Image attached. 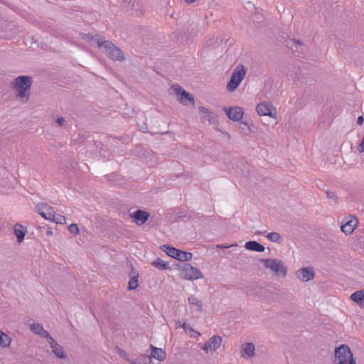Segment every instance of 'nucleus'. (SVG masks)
<instances>
[{"mask_svg":"<svg viewBox=\"0 0 364 364\" xmlns=\"http://www.w3.org/2000/svg\"><path fill=\"white\" fill-rule=\"evenodd\" d=\"M14 232L17 237V242L20 243L24 240L25 235L27 232V230L26 228H25L22 225L16 223L14 226Z\"/></svg>","mask_w":364,"mask_h":364,"instance_id":"nucleus-16","label":"nucleus"},{"mask_svg":"<svg viewBox=\"0 0 364 364\" xmlns=\"http://www.w3.org/2000/svg\"><path fill=\"white\" fill-rule=\"evenodd\" d=\"M97 47L101 52L105 53L108 58L113 60L124 61L125 60L122 51L117 47L112 42L105 41L100 37L97 39Z\"/></svg>","mask_w":364,"mask_h":364,"instance_id":"nucleus-1","label":"nucleus"},{"mask_svg":"<svg viewBox=\"0 0 364 364\" xmlns=\"http://www.w3.org/2000/svg\"><path fill=\"white\" fill-rule=\"evenodd\" d=\"M267 237L273 242L281 243L282 242V237L276 232L268 233Z\"/></svg>","mask_w":364,"mask_h":364,"instance_id":"nucleus-26","label":"nucleus"},{"mask_svg":"<svg viewBox=\"0 0 364 364\" xmlns=\"http://www.w3.org/2000/svg\"><path fill=\"white\" fill-rule=\"evenodd\" d=\"M129 267H130V271L129 272V277H139V273L136 271V269L133 267L132 264L130 263Z\"/></svg>","mask_w":364,"mask_h":364,"instance_id":"nucleus-38","label":"nucleus"},{"mask_svg":"<svg viewBox=\"0 0 364 364\" xmlns=\"http://www.w3.org/2000/svg\"><path fill=\"white\" fill-rule=\"evenodd\" d=\"M188 301L191 305H196L198 307V311L202 310L203 304L202 301L198 300L196 296H191L188 298Z\"/></svg>","mask_w":364,"mask_h":364,"instance_id":"nucleus-27","label":"nucleus"},{"mask_svg":"<svg viewBox=\"0 0 364 364\" xmlns=\"http://www.w3.org/2000/svg\"><path fill=\"white\" fill-rule=\"evenodd\" d=\"M51 221L57 224H65L66 223V218L62 215L54 213Z\"/></svg>","mask_w":364,"mask_h":364,"instance_id":"nucleus-31","label":"nucleus"},{"mask_svg":"<svg viewBox=\"0 0 364 364\" xmlns=\"http://www.w3.org/2000/svg\"><path fill=\"white\" fill-rule=\"evenodd\" d=\"M188 4H191L196 1V0H184Z\"/></svg>","mask_w":364,"mask_h":364,"instance_id":"nucleus-44","label":"nucleus"},{"mask_svg":"<svg viewBox=\"0 0 364 364\" xmlns=\"http://www.w3.org/2000/svg\"><path fill=\"white\" fill-rule=\"evenodd\" d=\"M130 217L139 225L144 224L149 218L150 215L147 211L143 210H137L130 214Z\"/></svg>","mask_w":364,"mask_h":364,"instance_id":"nucleus-11","label":"nucleus"},{"mask_svg":"<svg viewBox=\"0 0 364 364\" xmlns=\"http://www.w3.org/2000/svg\"><path fill=\"white\" fill-rule=\"evenodd\" d=\"M65 119L63 117H58L56 122L58 125L62 126L64 124Z\"/></svg>","mask_w":364,"mask_h":364,"instance_id":"nucleus-40","label":"nucleus"},{"mask_svg":"<svg viewBox=\"0 0 364 364\" xmlns=\"http://www.w3.org/2000/svg\"><path fill=\"white\" fill-rule=\"evenodd\" d=\"M357 223L356 219H351L341 225V230L346 235L350 234L356 228Z\"/></svg>","mask_w":364,"mask_h":364,"instance_id":"nucleus-18","label":"nucleus"},{"mask_svg":"<svg viewBox=\"0 0 364 364\" xmlns=\"http://www.w3.org/2000/svg\"><path fill=\"white\" fill-rule=\"evenodd\" d=\"M265 232H266V231H264V232L257 231V232H255V234H257V235H263Z\"/></svg>","mask_w":364,"mask_h":364,"instance_id":"nucleus-45","label":"nucleus"},{"mask_svg":"<svg viewBox=\"0 0 364 364\" xmlns=\"http://www.w3.org/2000/svg\"><path fill=\"white\" fill-rule=\"evenodd\" d=\"M326 196H327L328 198L331 199V200H336L337 198L336 193H334L333 191H327Z\"/></svg>","mask_w":364,"mask_h":364,"instance_id":"nucleus-39","label":"nucleus"},{"mask_svg":"<svg viewBox=\"0 0 364 364\" xmlns=\"http://www.w3.org/2000/svg\"><path fill=\"white\" fill-rule=\"evenodd\" d=\"M55 212L53 210V209H52L51 211H48V212H43V214H42V217L44 218L46 220H52V218H53V215H54Z\"/></svg>","mask_w":364,"mask_h":364,"instance_id":"nucleus-37","label":"nucleus"},{"mask_svg":"<svg viewBox=\"0 0 364 364\" xmlns=\"http://www.w3.org/2000/svg\"><path fill=\"white\" fill-rule=\"evenodd\" d=\"M245 247L251 251L262 252L264 251L265 247L264 245L257 242V241H248L245 243Z\"/></svg>","mask_w":364,"mask_h":364,"instance_id":"nucleus-17","label":"nucleus"},{"mask_svg":"<svg viewBox=\"0 0 364 364\" xmlns=\"http://www.w3.org/2000/svg\"><path fill=\"white\" fill-rule=\"evenodd\" d=\"M115 350H116L117 353H118V355L119 356H121L122 358H124L127 361H128V360H130L129 358V357H128L127 353L123 349H122L119 347L117 346L115 348Z\"/></svg>","mask_w":364,"mask_h":364,"instance_id":"nucleus-34","label":"nucleus"},{"mask_svg":"<svg viewBox=\"0 0 364 364\" xmlns=\"http://www.w3.org/2000/svg\"><path fill=\"white\" fill-rule=\"evenodd\" d=\"M315 274L312 267H302L296 272V277L301 282H309L314 279Z\"/></svg>","mask_w":364,"mask_h":364,"instance_id":"nucleus-9","label":"nucleus"},{"mask_svg":"<svg viewBox=\"0 0 364 364\" xmlns=\"http://www.w3.org/2000/svg\"><path fill=\"white\" fill-rule=\"evenodd\" d=\"M173 88L178 95H181L180 101L182 104L186 105L187 101L194 104V98L192 97V95L186 92L181 86L175 85H173Z\"/></svg>","mask_w":364,"mask_h":364,"instance_id":"nucleus-12","label":"nucleus"},{"mask_svg":"<svg viewBox=\"0 0 364 364\" xmlns=\"http://www.w3.org/2000/svg\"><path fill=\"white\" fill-rule=\"evenodd\" d=\"M240 128L243 130L245 134L250 132V127L249 123L246 121H240Z\"/></svg>","mask_w":364,"mask_h":364,"instance_id":"nucleus-33","label":"nucleus"},{"mask_svg":"<svg viewBox=\"0 0 364 364\" xmlns=\"http://www.w3.org/2000/svg\"><path fill=\"white\" fill-rule=\"evenodd\" d=\"M230 246L229 245H218V248H220V249H225V248H228L230 247Z\"/></svg>","mask_w":364,"mask_h":364,"instance_id":"nucleus-42","label":"nucleus"},{"mask_svg":"<svg viewBox=\"0 0 364 364\" xmlns=\"http://www.w3.org/2000/svg\"><path fill=\"white\" fill-rule=\"evenodd\" d=\"M183 272L184 273V279L187 280H196L203 277L200 269L193 267L189 263L183 264Z\"/></svg>","mask_w":364,"mask_h":364,"instance_id":"nucleus-7","label":"nucleus"},{"mask_svg":"<svg viewBox=\"0 0 364 364\" xmlns=\"http://www.w3.org/2000/svg\"><path fill=\"white\" fill-rule=\"evenodd\" d=\"M81 38L83 40L87 41V42L92 43L93 42H96L97 43V38H96L94 36L90 33H82Z\"/></svg>","mask_w":364,"mask_h":364,"instance_id":"nucleus-32","label":"nucleus"},{"mask_svg":"<svg viewBox=\"0 0 364 364\" xmlns=\"http://www.w3.org/2000/svg\"><path fill=\"white\" fill-rule=\"evenodd\" d=\"M199 113L203 114L204 117H206L209 121L213 118V113L209 112L205 107L200 106L198 108Z\"/></svg>","mask_w":364,"mask_h":364,"instance_id":"nucleus-29","label":"nucleus"},{"mask_svg":"<svg viewBox=\"0 0 364 364\" xmlns=\"http://www.w3.org/2000/svg\"><path fill=\"white\" fill-rule=\"evenodd\" d=\"M11 343V337L3 331H0V346L9 347Z\"/></svg>","mask_w":364,"mask_h":364,"instance_id":"nucleus-22","label":"nucleus"},{"mask_svg":"<svg viewBox=\"0 0 364 364\" xmlns=\"http://www.w3.org/2000/svg\"><path fill=\"white\" fill-rule=\"evenodd\" d=\"M291 42H292V45L291 46V48L292 49V50L294 52H298V53H304V49L303 48L301 49V51H299L297 49L298 46H304L303 43L301 41L294 39V40L291 41Z\"/></svg>","mask_w":364,"mask_h":364,"instance_id":"nucleus-28","label":"nucleus"},{"mask_svg":"<svg viewBox=\"0 0 364 364\" xmlns=\"http://www.w3.org/2000/svg\"><path fill=\"white\" fill-rule=\"evenodd\" d=\"M246 68L243 65H239L235 68L227 84V89L229 92H233L237 88L246 75Z\"/></svg>","mask_w":364,"mask_h":364,"instance_id":"nucleus-5","label":"nucleus"},{"mask_svg":"<svg viewBox=\"0 0 364 364\" xmlns=\"http://www.w3.org/2000/svg\"><path fill=\"white\" fill-rule=\"evenodd\" d=\"M335 364H356L350 348L344 344L335 349Z\"/></svg>","mask_w":364,"mask_h":364,"instance_id":"nucleus-3","label":"nucleus"},{"mask_svg":"<svg viewBox=\"0 0 364 364\" xmlns=\"http://www.w3.org/2000/svg\"><path fill=\"white\" fill-rule=\"evenodd\" d=\"M255 345L252 343H246L243 345V352L248 357H252L255 355Z\"/></svg>","mask_w":364,"mask_h":364,"instance_id":"nucleus-23","label":"nucleus"},{"mask_svg":"<svg viewBox=\"0 0 364 364\" xmlns=\"http://www.w3.org/2000/svg\"><path fill=\"white\" fill-rule=\"evenodd\" d=\"M47 341L50 345L53 353L58 358H65L66 357L63 348L58 344L52 336Z\"/></svg>","mask_w":364,"mask_h":364,"instance_id":"nucleus-13","label":"nucleus"},{"mask_svg":"<svg viewBox=\"0 0 364 364\" xmlns=\"http://www.w3.org/2000/svg\"><path fill=\"white\" fill-rule=\"evenodd\" d=\"M36 209L38 213L42 216L43 212L51 211L53 208L46 203H41L36 205Z\"/></svg>","mask_w":364,"mask_h":364,"instance_id":"nucleus-25","label":"nucleus"},{"mask_svg":"<svg viewBox=\"0 0 364 364\" xmlns=\"http://www.w3.org/2000/svg\"><path fill=\"white\" fill-rule=\"evenodd\" d=\"M68 230L73 235H77L79 232L78 227L75 223H73L68 226Z\"/></svg>","mask_w":364,"mask_h":364,"instance_id":"nucleus-35","label":"nucleus"},{"mask_svg":"<svg viewBox=\"0 0 364 364\" xmlns=\"http://www.w3.org/2000/svg\"><path fill=\"white\" fill-rule=\"evenodd\" d=\"M138 278L139 277H130V279L128 283V289L133 290V289H136L138 287V286H139Z\"/></svg>","mask_w":364,"mask_h":364,"instance_id":"nucleus-30","label":"nucleus"},{"mask_svg":"<svg viewBox=\"0 0 364 364\" xmlns=\"http://www.w3.org/2000/svg\"><path fill=\"white\" fill-rule=\"evenodd\" d=\"M129 364H151V358L146 355H140L135 360H128Z\"/></svg>","mask_w":364,"mask_h":364,"instance_id":"nucleus-20","label":"nucleus"},{"mask_svg":"<svg viewBox=\"0 0 364 364\" xmlns=\"http://www.w3.org/2000/svg\"><path fill=\"white\" fill-rule=\"evenodd\" d=\"M223 110L228 118L234 122H240L244 115L242 108L238 106L232 107H224Z\"/></svg>","mask_w":364,"mask_h":364,"instance_id":"nucleus-8","label":"nucleus"},{"mask_svg":"<svg viewBox=\"0 0 364 364\" xmlns=\"http://www.w3.org/2000/svg\"><path fill=\"white\" fill-rule=\"evenodd\" d=\"M151 264L159 269H170V267L168 265V262H164L162 259H157L156 260L154 261Z\"/></svg>","mask_w":364,"mask_h":364,"instance_id":"nucleus-24","label":"nucleus"},{"mask_svg":"<svg viewBox=\"0 0 364 364\" xmlns=\"http://www.w3.org/2000/svg\"><path fill=\"white\" fill-rule=\"evenodd\" d=\"M259 262L264 267L270 269L277 276L284 277L287 274V267L280 259H260Z\"/></svg>","mask_w":364,"mask_h":364,"instance_id":"nucleus-4","label":"nucleus"},{"mask_svg":"<svg viewBox=\"0 0 364 364\" xmlns=\"http://www.w3.org/2000/svg\"><path fill=\"white\" fill-rule=\"evenodd\" d=\"M364 118L363 116H359L357 119V124L358 125H362L363 124Z\"/></svg>","mask_w":364,"mask_h":364,"instance_id":"nucleus-41","label":"nucleus"},{"mask_svg":"<svg viewBox=\"0 0 364 364\" xmlns=\"http://www.w3.org/2000/svg\"><path fill=\"white\" fill-rule=\"evenodd\" d=\"M222 338L220 336H213L205 343L202 348L206 353L209 351L214 352L220 348Z\"/></svg>","mask_w":364,"mask_h":364,"instance_id":"nucleus-10","label":"nucleus"},{"mask_svg":"<svg viewBox=\"0 0 364 364\" xmlns=\"http://www.w3.org/2000/svg\"><path fill=\"white\" fill-rule=\"evenodd\" d=\"M350 299L358 304H362L364 302V289L353 293L350 296Z\"/></svg>","mask_w":364,"mask_h":364,"instance_id":"nucleus-21","label":"nucleus"},{"mask_svg":"<svg viewBox=\"0 0 364 364\" xmlns=\"http://www.w3.org/2000/svg\"><path fill=\"white\" fill-rule=\"evenodd\" d=\"M161 250L165 252L169 257L181 262H188L193 257L191 252L181 251L168 245H161Z\"/></svg>","mask_w":364,"mask_h":364,"instance_id":"nucleus-6","label":"nucleus"},{"mask_svg":"<svg viewBox=\"0 0 364 364\" xmlns=\"http://www.w3.org/2000/svg\"><path fill=\"white\" fill-rule=\"evenodd\" d=\"M180 326L182 327L186 333L187 332H193V333H194L196 335H200V333L198 331H196L192 327H191L187 323H184L181 326Z\"/></svg>","mask_w":364,"mask_h":364,"instance_id":"nucleus-36","label":"nucleus"},{"mask_svg":"<svg viewBox=\"0 0 364 364\" xmlns=\"http://www.w3.org/2000/svg\"><path fill=\"white\" fill-rule=\"evenodd\" d=\"M46 233L48 235H52L53 231L51 230L48 229V230H47Z\"/></svg>","mask_w":364,"mask_h":364,"instance_id":"nucleus-43","label":"nucleus"},{"mask_svg":"<svg viewBox=\"0 0 364 364\" xmlns=\"http://www.w3.org/2000/svg\"><path fill=\"white\" fill-rule=\"evenodd\" d=\"M151 347V358H154L159 361H162L166 358V352L161 349L153 346Z\"/></svg>","mask_w":364,"mask_h":364,"instance_id":"nucleus-19","label":"nucleus"},{"mask_svg":"<svg viewBox=\"0 0 364 364\" xmlns=\"http://www.w3.org/2000/svg\"><path fill=\"white\" fill-rule=\"evenodd\" d=\"M256 110L260 116H273L272 107L269 104L260 103L257 105Z\"/></svg>","mask_w":364,"mask_h":364,"instance_id":"nucleus-15","label":"nucleus"},{"mask_svg":"<svg viewBox=\"0 0 364 364\" xmlns=\"http://www.w3.org/2000/svg\"><path fill=\"white\" fill-rule=\"evenodd\" d=\"M30 328L35 334L39 335L43 338H46L47 341L51 337L49 333L43 328L41 323H32L30 325Z\"/></svg>","mask_w":364,"mask_h":364,"instance_id":"nucleus-14","label":"nucleus"},{"mask_svg":"<svg viewBox=\"0 0 364 364\" xmlns=\"http://www.w3.org/2000/svg\"><path fill=\"white\" fill-rule=\"evenodd\" d=\"M32 82L33 79L30 76L21 75L17 77L13 85L14 89L17 92V96L21 98L25 97L28 100Z\"/></svg>","mask_w":364,"mask_h":364,"instance_id":"nucleus-2","label":"nucleus"}]
</instances>
